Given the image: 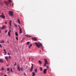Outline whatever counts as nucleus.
<instances>
[{"mask_svg": "<svg viewBox=\"0 0 76 76\" xmlns=\"http://www.w3.org/2000/svg\"><path fill=\"white\" fill-rule=\"evenodd\" d=\"M34 44L36 45V46L38 48H40V46L42 48V49L43 50L42 48H43V46H42V44L40 42H39V44H38L37 42H36L34 43Z\"/></svg>", "mask_w": 76, "mask_h": 76, "instance_id": "obj_1", "label": "nucleus"}, {"mask_svg": "<svg viewBox=\"0 0 76 76\" xmlns=\"http://www.w3.org/2000/svg\"><path fill=\"white\" fill-rule=\"evenodd\" d=\"M4 3L6 4L7 6L8 7L9 6V5L10 6V3L6 1H5Z\"/></svg>", "mask_w": 76, "mask_h": 76, "instance_id": "obj_2", "label": "nucleus"}, {"mask_svg": "<svg viewBox=\"0 0 76 76\" xmlns=\"http://www.w3.org/2000/svg\"><path fill=\"white\" fill-rule=\"evenodd\" d=\"M33 64H31V69H30V72H32L33 71Z\"/></svg>", "mask_w": 76, "mask_h": 76, "instance_id": "obj_3", "label": "nucleus"}, {"mask_svg": "<svg viewBox=\"0 0 76 76\" xmlns=\"http://www.w3.org/2000/svg\"><path fill=\"white\" fill-rule=\"evenodd\" d=\"M0 17L3 19H4L5 18V16L4 15V14L2 13V15L0 16Z\"/></svg>", "mask_w": 76, "mask_h": 76, "instance_id": "obj_4", "label": "nucleus"}, {"mask_svg": "<svg viewBox=\"0 0 76 76\" xmlns=\"http://www.w3.org/2000/svg\"><path fill=\"white\" fill-rule=\"evenodd\" d=\"M13 14V12L11 11H9V14L11 16H12Z\"/></svg>", "mask_w": 76, "mask_h": 76, "instance_id": "obj_5", "label": "nucleus"}, {"mask_svg": "<svg viewBox=\"0 0 76 76\" xmlns=\"http://www.w3.org/2000/svg\"><path fill=\"white\" fill-rule=\"evenodd\" d=\"M32 39L33 40H34L35 41H37V39L35 37H34V38H32Z\"/></svg>", "mask_w": 76, "mask_h": 76, "instance_id": "obj_6", "label": "nucleus"}, {"mask_svg": "<svg viewBox=\"0 0 76 76\" xmlns=\"http://www.w3.org/2000/svg\"><path fill=\"white\" fill-rule=\"evenodd\" d=\"M17 68H18V71H20V66L19 65H18V66H17Z\"/></svg>", "mask_w": 76, "mask_h": 76, "instance_id": "obj_7", "label": "nucleus"}, {"mask_svg": "<svg viewBox=\"0 0 76 76\" xmlns=\"http://www.w3.org/2000/svg\"><path fill=\"white\" fill-rule=\"evenodd\" d=\"M47 70V69H45L44 70V74H45L46 72V70Z\"/></svg>", "mask_w": 76, "mask_h": 76, "instance_id": "obj_8", "label": "nucleus"}, {"mask_svg": "<svg viewBox=\"0 0 76 76\" xmlns=\"http://www.w3.org/2000/svg\"><path fill=\"white\" fill-rule=\"evenodd\" d=\"M6 28V26H3L2 27V29H5Z\"/></svg>", "mask_w": 76, "mask_h": 76, "instance_id": "obj_9", "label": "nucleus"}, {"mask_svg": "<svg viewBox=\"0 0 76 76\" xmlns=\"http://www.w3.org/2000/svg\"><path fill=\"white\" fill-rule=\"evenodd\" d=\"M20 28V33H22V29L21 28Z\"/></svg>", "mask_w": 76, "mask_h": 76, "instance_id": "obj_10", "label": "nucleus"}, {"mask_svg": "<svg viewBox=\"0 0 76 76\" xmlns=\"http://www.w3.org/2000/svg\"><path fill=\"white\" fill-rule=\"evenodd\" d=\"M32 74L33 76H35V73L34 72H33Z\"/></svg>", "mask_w": 76, "mask_h": 76, "instance_id": "obj_11", "label": "nucleus"}, {"mask_svg": "<svg viewBox=\"0 0 76 76\" xmlns=\"http://www.w3.org/2000/svg\"><path fill=\"white\" fill-rule=\"evenodd\" d=\"M0 43H4V41L3 40V41H1L0 42Z\"/></svg>", "mask_w": 76, "mask_h": 76, "instance_id": "obj_12", "label": "nucleus"}, {"mask_svg": "<svg viewBox=\"0 0 76 76\" xmlns=\"http://www.w3.org/2000/svg\"><path fill=\"white\" fill-rule=\"evenodd\" d=\"M9 24H10V26H11V20H10V21Z\"/></svg>", "mask_w": 76, "mask_h": 76, "instance_id": "obj_13", "label": "nucleus"}, {"mask_svg": "<svg viewBox=\"0 0 76 76\" xmlns=\"http://www.w3.org/2000/svg\"><path fill=\"white\" fill-rule=\"evenodd\" d=\"M30 44V42H27L26 43V45H29V44Z\"/></svg>", "mask_w": 76, "mask_h": 76, "instance_id": "obj_14", "label": "nucleus"}, {"mask_svg": "<svg viewBox=\"0 0 76 76\" xmlns=\"http://www.w3.org/2000/svg\"><path fill=\"white\" fill-rule=\"evenodd\" d=\"M5 58L7 60V61H8V56L5 57Z\"/></svg>", "mask_w": 76, "mask_h": 76, "instance_id": "obj_15", "label": "nucleus"}, {"mask_svg": "<svg viewBox=\"0 0 76 76\" xmlns=\"http://www.w3.org/2000/svg\"><path fill=\"white\" fill-rule=\"evenodd\" d=\"M32 46V44H31L29 46L28 48H29V49Z\"/></svg>", "mask_w": 76, "mask_h": 76, "instance_id": "obj_16", "label": "nucleus"}, {"mask_svg": "<svg viewBox=\"0 0 76 76\" xmlns=\"http://www.w3.org/2000/svg\"><path fill=\"white\" fill-rule=\"evenodd\" d=\"M38 62H39V64H40V65H41V64H42V62H41V61H38Z\"/></svg>", "mask_w": 76, "mask_h": 76, "instance_id": "obj_17", "label": "nucleus"}, {"mask_svg": "<svg viewBox=\"0 0 76 76\" xmlns=\"http://www.w3.org/2000/svg\"><path fill=\"white\" fill-rule=\"evenodd\" d=\"M0 62H1V63L4 62V61L3 60H2L1 59H0Z\"/></svg>", "mask_w": 76, "mask_h": 76, "instance_id": "obj_18", "label": "nucleus"}, {"mask_svg": "<svg viewBox=\"0 0 76 76\" xmlns=\"http://www.w3.org/2000/svg\"><path fill=\"white\" fill-rule=\"evenodd\" d=\"M5 69H4V68H1V70L3 71V70H4Z\"/></svg>", "mask_w": 76, "mask_h": 76, "instance_id": "obj_19", "label": "nucleus"}, {"mask_svg": "<svg viewBox=\"0 0 76 76\" xmlns=\"http://www.w3.org/2000/svg\"><path fill=\"white\" fill-rule=\"evenodd\" d=\"M34 72L37 73V69H36L34 70Z\"/></svg>", "mask_w": 76, "mask_h": 76, "instance_id": "obj_20", "label": "nucleus"}, {"mask_svg": "<svg viewBox=\"0 0 76 76\" xmlns=\"http://www.w3.org/2000/svg\"><path fill=\"white\" fill-rule=\"evenodd\" d=\"M8 35H9V37H10V32H8Z\"/></svg>", "mask_w": 76, "mask_h": 76, "instance_id": "obj_21", "label": "nucleus"}, {"mask_svg": "<svg viewBox=\"0 0 76 76\" xmlns=\"http://www.w3.org/2000/svg\"><path fill=\"white\" fill-rule=\"evenodd\" d=\"M40 69L41 71V72H42V68L41 67H40Z\"/></svg>", "mask_w": 76, "mask_h": 76, "instance_id": "obj_22", "label": "nucleus"}, {"mask_svg": "<svg viewBox=\"0 0 76 76\" xmlns=\"http://www.w3.org/2000/svg\"><path fill=\"white\" fill-rule=\"evenodd\" d=\"M3 51L5 52V54H6L7 53L5 49H4Z\"/></svg>", "mask_w": 76, "mask_h": 76, "instance_id": "obj_23", "label": "nucleus"}, {"mask_svg": "<svg viewBox=\"0 0 76 76\" xmlns=\"http://www.w3.org/2000/svg\"><path fill=\"white\" fill-rule=\"evenodd\" d=\"M26 37H29V35L28 34H26V35H25Z\"/></svg>", "mask_w": 76, "mask_h": 76, "instance_id": "obj_24", "label": "nucleus"}, {"mask_svg": "<svg viewBox=\"0 0 76 76\" xmlns=\"http://www.w3.org/2000/svg\"><path fill=\"white\" fill-rule=\"evenodd\" d=\"M45 63H47V59H45Z\"/></svg>", "mask_w": 76, "mask_h": 76, "instance_id": "obj_25", "label": "nucleus"}, {"mask_svg": "<svg viewBox=\"0 0 76 76\" xmlns=\"http://www.w3.org/2000/svg\"><path fill=\"white\" fill-rule=\"evenodd\" d=\"M18 21L19 24H20V20L18 19Z\"/></svg>", "mask_w": 76, "mask_h": 76, "instance_id": "obj_26", "label": "nucleus"}, {"mask_svg": "<svg viewBox=\"0 0 76 76\" xmlns=\"http://www.w3.org/2000/svg\"><path fill=\"white\" fill-rule=\"evenodd\" d=\"M15 34H16V36H18V34H17V32H15Z\"/></svg>", "mask_w": 76, "mask_h": 76, "instance_id": "obj_27", "label": "nucleus"}, {"mask_svg": "<svg viewBox=\"0 0 76 76\" xmlns=\"http://www.w3.org/2000/svg\"><path fill=\"white\" fill-rule=\"evenodd\" d=\"M3 75V73L2 72L1 73H0V75Z\"/></svg>", "mask_w": 76, "mask_h": 76, "instance_id": "obj_28", "label": "nucleus"}, {"mask_svg": "<svg viewBox=\"0 0 76 76\" xmlns=\"http://www.w3.org/2000/svg\"><path fill=\"white\" fill-rule=\"evenodd\" d=\"M9 70H10L9 68H7V71H9Z\"/></svg>", "mask_w": 76, "mask_h": 76, "instance_id": "obj_29", "label": "nucleus"}, {"mask_svg": "<svg viewBox=\"0 0 76 76\" xmlns=\"http://www.w3.org/2000/svg\"><path fill=\"white\" fill-rule=\"evenodd\" d=\"M21 71H23V67L21 68Z\"/></svg>", "mask_w": 76, "mask_h": 76, "instance_id": "obj_30", "label": "nucleus"}, {"mask_svg": "<svg viewBox=\"0 0 76 76\" xmlns=\"http://www.w3.org/2000/svg\"><path fill=\"white\" fill-rule=\"evenodd\" d=\"M2 47V46L1 45V44H0V48H1Z\"/></svg>", "mask_w": 76, "mask_h": 76, "instance_id": "obj_31", "label": "nucleus"}, {"mask_svg": "<svg viewBox=\"0 0 76 76\" xmlns=\"http://www.w3.org/2000/svg\"><path fill=\"white\" fill-rule=\"evenodd\" d=\"M47 64V63H45V64H44V66H45L46 65V64Z\"/></svg>", "mask_w": 76, "mask_h": 76, "instance_id": "obj_32", "label": "nucleus"}, {"mask_svg": "<svg viewBox=\"0 0 76 76\" xmlns=\"http://www.w3.org/2000/svg\"><path fill=\"white\" fill-rule=\"evenodd\" d=\"M5 23L6 24H7V21H5Z\"/></svg>", "mask_w": 76, "mask_h": 76, "instance_id": "obj_33", "label": "nucleus"}, {"mask_svg": "<svg viewBox=\"0 0 76 76\" xmlns=\"http://www.w3.org/2000/svg\"><path fill=\"white\" fill-rule=\"evenodd\" d=\"M9 1H10V2H11L12 1L11 0H9Z\"/></svg>", "mask_w": 76, "mask_h": 76, "instance_id": "obj_34", "label": "nucleus"}, {"mask_svg": "<svg viewBox=\"0 0 76 76\" xmlns=\"http://www.w3.org/2000/svg\"><path fill=\"white\" fill-rule=\"evenodd\" d=\"M30 59H31V58H30V57H29V61H30Z\"/></svg>", "mask_w": 76, "mask_h": 76, "instance_id": "obj_35", "label": "nucleus"}, {"mask_svg": "<svg viewBox=\"0 0 76 76\" xmlns=\"http://www.w3.org/2000/svg\"><path fill=\"white\" fill-rule=\"evenodd\" d=\"M9 58L10 59L11 58V57H10V56H9Z\"/></svg>", "mask_w": 76, "mask_h": 76, "instance_id": "obj_36", "label": "nucleus"}, {"mask_svg": "<svg viewBox=\"0 0 76 76\" xmlns=\"http://www.w3.org/2000/svg\"><path fill=\"white\" fill-rule=\"evenodd\" d=\"M16 39L17 40H18V39L17 37H16Z\"/></svg>", "mask_w": 76, "mask_h": 76, "instance_id": "obj_37", "label": "nucleus"}, {"mask_svg": "<svg viewBox=\"0 0 76 76\" xmlns=\"http://www.w3.org/2000/svg\"><path fill=\"white\" fill-rule=\"evenodd\" d=\"M49 67V66H47V68L48 69V68Z\"/></svg>", "mask_w": 76, "mask_h": 76, "instance_id": "obj_38", "label": "nucleus"}, {"mask_svg": "<svg viewBox=\"0 0 76 76\" xmlns=\"http://www.w3.org/2000/svg\"><path fill=\"white\" fill-rule=\"evenodd\" d=\"M15 27H17V25H15Z\"/></svg>", "mask_w": 76, "mask_h": 76, "instance_id": "obj_39", "label": "nucleus"}, {"mask_svg": "<svg viewBox=\"0 0 76 76\" xmlns=\"http://www.w3.org/2000/svg\"><path fill=\"white\" fill-rule=\"evenodd\" d=\"M11 32V30H10V31H9V32L10 33V32Z\"/></svg>", "mask_w": 76, "mask_h": 76, "instance_id": "obj_40", "label": "nucleus"}, {"mask_svg": "<svg viewBox=\"0 0 76 76\" xmlns=\"http://www.w3.org/2000/svg\"><path fill=\"white\" fill-rule=\"evenodd\" d=\"M12 68H11V72H12Z\"/></svg>", "mask_w": 76, "mask_h": 76, "instance_id": "obj_41", "label": "nucleus"}, {"mask_svg": "<svg viewBox=\"0 0 76 76\" xmlns=\"http://www.w3.org/2000/svg\"><path fill=\"white\" fill-rule=\"evenodd\" d=\"M16 65V64H14V66H15Z\"/></svg>", "mask_w": 76, "mask_h": 76, "instance_id": "obj_42", "label": "nucleus"}, {"mask_svg": "<svg viewBox=\"0 0 76 76\" xmlns=\"http://www.w3.org/2000/svg\"><path fill=\"white\" fill-rule=\"evenodd\" d=\"M5 32L6 33L7 32V30H6V31H5Z\"/></svg>", "mask_w": 76, "mask_h": 76, "instance_id": "obj_43", "label": "nucleus"}, {"mask_svg": "<svg viewBox=\"0 0 76 76\" xmlns=\"http://www.w3.org/2000/svg\"><path fill=\"white\" fill-rule=\"evenodd\" d=\"M8 55H10V54L9 53H8Z\"/></svg>", "mask_w": 76, "mask_h": 76, "instance_id": "obj_44", "label": "nucleus"}, {"mask_svg": "<svg viewBox=\"0 0 76 76\" xmlns=\"http://www.w3.org/2000/svg\"><path fill=\"white\" fill-rule=\"evenodd\" d=\"M7 67H8V66H9V65H7Z\"/></svg>", "mask_w": 76, "mask_h": 76, "instance_id": "obj_45", "label": "nucleus"}, {"mask_svg": "<svg viewBox=\"0 0 76 76\" xmlns=\"http://www.w3.org/2000/svg\"><path fill=\"white\" fill-rule=\"evenodd\" d=\"M18 26V27H19V28H21L20 27V26Z\"/></svg>", "mask_w": 76, "mask_h": 76, "instance_id": "obj_46", "label": "nucleus"}, {"mask_svg": "<svg viewBox=\"0 0 76 76\" xmlns=\"http://www.w3.org/2000/svg\"><path fill=\"white\" fill-rule=\"evenodd\" d=\"M47 64H48V65L49 64V63L48 62V63L47 62Z\"/></svg>", "mask_w": 76, "mask_h": 76, "instance_id": "obj_47", "label": "nucleus"}, {"mask_svg": "<svg viewBox=\"0 0 76 76\" xmlns=\"http://www.w3.org/2000/svg\"><path fill=\"white\" fill-rule=\"evenodd\" d=\"M4 76H7V75H4Z\"/></svg>", "mask_w": 76, "mask_h": 76, "instance_id": "obj_48", "label": "nucleus"}, {"mask_svg": "<svg viewBox=\"0 0 76 76\" xmlns=\"http://www.w3.org/2000/svg\"><path fill=\"white\" fill-rule=\"evenodd\" d=\"M0 33H1V30L0 29Z\"/></svg>", "mask_w": 76, "mask_h": 76, "instance_id": "obj_49", "label": "nucleus"}, {"mask_svg": "<svg viewBox=\"0 0 76 76\" xmlns=\"http://www.w3.org/2000/svg\"><path fill=\"white\" fill-rule=\"evenodd\" d=\"M29 37H31V36H29Z\"/></svg>", "mask_w": 76, "mask_h": 76, "instance_id": "obj_50", "label": "nucleus"}, {"mask_svg": "<svg viewBox=\"0 0 76 76\" xmlns=\"http://www.w3.org/2000/svg\"><path fill=\"white\" fill-rule=\"evenodd\" d=\"M39 51H40V52H41V50H40Z\"/></svg>", "mask_w": 76, "mask_h": 76, "instance_id": "obj_51", "label": "nucleus"}, {"mask_svg": "<svg viewBox=\"0 0 76 76\" xmlns=\"http://www.w3.org/2000/svg\"><path fill=\"white\" fill-rule=\"evenodd\" d=\"M4 55H6V54H4Z\"/></svg>", "mask_w": 76, "mask_h": 76, "instance_id": "obj_52", "label": "nucleus"}, {"mask_svg": "<svg viewBox=\"0 0 76 76\" xmlns=\"http://www.w3.org/2000/svg\"><path fill=\"white\" fill-rule=\"evenodd\" d=\"M15 64H16V62H15Z\"/></svg>", "mask_w": 76, "mask_h": 76, "instance_id": "obj_53", "label": "nucleus"}, {"mask_svg": "<svg viewBox=\"0 0 76 76\" xmlns=\"http://www.w3.org/2000/svg\"><path fill=\"white\" fill-rule=\"evenodd\" d=\"M3 67H4V66H2V68H3Z\"/></svg>", "mask_w": 76, "mask_h": 76, "instance_id": "obj_54", "label": "nucleus"}, {"mask_svg": "<svg viewBox=\"0 0 76 76\" xmlns=\"http://www.w3.org/2000/svg\"><path fill=\"white\" fill-rule=\"evenodd\" d=\"M8 43H9V42H8Z\"/></svg>", "mask_w": 76, "mask_h": 76, "instance_id": "obj_55", "label": "nucleus"}, {"mask_svg": "<svg viewBox=\"0 0 76 76\" xmlns=\"http://www.w3.org/2000/svg\"><path fill=\"white\" fill-rule=\"evenodd\" d=\"M47 76H49V75H47Z\"/></svg>", "mask_w": 76, "mask_h": 76, "instance_id": "obj_56", "label": "nucleus"}, {"mask_svg": "<svg viewBox=\"0 0 76 76\" xmlns=\"http://www.w3.org/2000/svg\"><path fill=\"white\" fill-rule=\"evenodd\" d=\"M32 59H34V58H32Z\"/></svg>", "mask_w": 76, "mask_h": 76, "instance_id": "obj_57", "label": "nucleus"}, {"mask_svg": "<svg viewBox=\"0 0 76 76\" xmlns=\"http://www.w3.org/2000/svg\"><path fill=\"white\" fill-rule=\"evenodd\" d=\"M33 76H34V75H33Z\"/></svg>", "mask_w": 76, "mask_h": 76, "instance_id": "obj_58", "label": "nucleus"}, {"mask_svg": "<svg viewBox=\"0 0 76 76\" xmlns=\"http://www.w3.org/2000/svg\"><path fill=\"white\" fill-rule=\"evenodd\" d=\"M1 12V11H0V12Z\"/></svg>", "mask_w": 76, "mask_h": 76, "instance_id": "obj_59", "label": "nucleus"}]
</instances>
